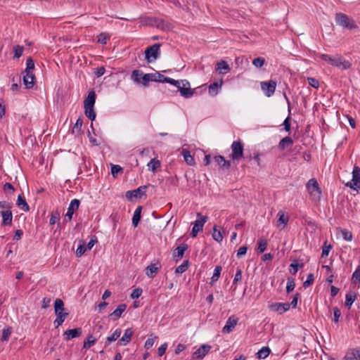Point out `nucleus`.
<instances>
[{"label": "nucleus", "mask_w": 360, "mask_h": 360, "mask_svg": "<svg viewBox=\"0 0 360 360\" xmlns=\"http://www.w3.org/2000/svg\"><path fill=\"white\" fill-rule=\"evenodd\" d=\"M319 58L332 66L341 68L342 70H348L351 68L352 64L349 61L346 60L340 55L336 54L330 56L328 54H319Z\"/></svg>", "instance_id": "f257e3e1"}, {"label": "nucleus", "mask_w": 360, "mask_h": 360, "mask_svg": "<svg viewBox=\"0 0 360 360\" xmlns=\"http://www.w3.org/2000/svg\"><path fill=\"white\" fill-rule=\"evenodd\" d=\"M54 311L56 319L53 321L56 328L61 326L68 316L69 313L64 311V302L61 299H56L54 302Z\"/></svg>", "instance_id": "f03ea898"}, {"label": "nucleus", "mask_w": 360, "mask_h": 360, "mask_svg": "<svg viewBox=\"0 0 360 360\" xmlns=\"http://www.w3.org/2000/svg\"><path fill=\"white\" fill-rule=\"evenodd\" d=\"M306 188L313 201L318 202L320 200L322 192L316 179H309L307 183Z\"/></svg>", "instance_id": "7ed1b4c3"}, {"label": "nucleus", "mask_w": 360, "mask_h": 360, "mask_svg": "<svg viewBox=\"0 0 360 360\" xmlns=\"http://www.w3.org/2000/svg\"><path fill=\"white\" fill-rule=\"evenodd\" d=\"M335 20L338 25L344 29L353 30L357 27L354 20L342 13H337Z\"/></svg>", "instance_id": "20e7f679"}, {"label": "nucleus", "mask_w": 360, "mask_h": 360, "mask_svg": "<svg viewBox=\"0 0 360 360\" xmlns=\"http://www.w3.org/2000/svg\"><path fill=\"white\" fill-rule=\"evenodd\" d=\"M345 186L358 191L360 189V167L354 166L352 171V179L345 184Z\"/></svg>", "instance_id": "39448f33"}, {"label": "nucleus", "mask_w": 360, "mask_h": 360, "mask_svg": "<svg viewBox=\"0 0 360 360\" xmlns=\"http://www.w3.org/2000/svg\"><path fill=\"white\" fill-rule=\"evenodd\" d=\"M160 52V44H154L145 50L146 59L148 63L157 60Z\"/></svg>", "instance_id": "423d86ee"}, {"label": "nucleus", "mask_w": 360, "mask_h": 360, "mask_svg": "<svg viewBox=\"0 0 360 360\" xmlns=\"http://www.w3.org/2000/svg\"><path fill=\"white\" fill-rule=\"evenodd\" d=\"M198 219L194 222L192 228L191 236L195 238L198 233L202 230L204 224L207 222V217L202 216L200 213L197 214Z\"/></svg>", "instance_id": "0eeeda50"}, {"label": "nucleus", "mask_w": 360, "mask_h": 360, "mask_svg": "<svg viewBox=\"0 0 360 360\" xmlns=\"http://www.w3.org/2000/svg\"><path fill=\"white\" fill-rule=\"evenodd\" d=\"M233 160H239L243 156V144L240 141H235L231 144Z\"/></svg>", "instance_id": "6e6552de"}, {"label": "nucleus", "mask_w": 360, "mask_h": 360, "mask_svg": "<svg viewBox=\"0 0 360 360\" xmlns=\"http://www.w3.org/2000/svg\"><path fill=\"white\" fill-rule=\"evenodd\" d=\"M146 186H141L136 189L128 191L126 192V198L128 200H133L134 198H140L146 195Z\"/></svg>", "instance_id": "1a4fd4ad"}, {"label": "nucleus", "mask_w": 360, "mask_h": 360, "mask_svg": "<svg viewBox=\"0 0 360 360\" xmlns=\"http://www.w3.org/2000/svg\"><path fill=\"white\" fill-rule=\"evenodd\" d=\"M182 85L179 87V92L181 96L184 98H191L195 93V89H191L190 83L186 80H181Z\"/></svg>", "instance_id": "9d476101"}, {"label": "nucleus", "mask_w": 360, "mask_h": 360, "mask_svg": "<svg viewBox=\"0 0 360 360\" xmlns=\"http://www.w3.org/2000/svg\"><path fill=\"white\" fill-rule=\"evenodd\" d=\"M276 87V82L274 80L261 82L262 90L267 97H270L274 94Z\"/></svg>", "instance_id": "9b49d317"}, {"label": "nucleus", "mask_w": 360, "mask_h": 360, "mask_svg": "<svg viewBox=\"0 0 360 360\" xmlns=\"http://www.w3.org/2000/svg\"><path fill=\"white\" fill-rule=\"evenodd\" d=\"M161 267V263L157 260L155 262L151 263L150 265L146 266L145 269V273L148 277L153 278L157 275Z\"/></svg>", "instance_id": "f8f14e48"}, {"label": "nucleus", "mask_w": 360, "mask_h": 360, "mask_svg": "<svg viewBox=\"0 0 360 360\" xmlns=\"http://www.w3.org/2000/svg\"><path fill=\"white\" fill-rule=\"evenodd\" d=\"M269 309L272 311H276L280 314H283L284 312L288 311L290 307V304L288 302L286 303H280L276 302L269 305Z\"/></svg>", "instance_id": "ddd939ff"}, {"label": "nucleus", "mask_w": 360, "mask_h": 360, "mask_svg": "<svg viewBox=\"0 0 360 360\" xmlns=\"http://www.w3.org/2000/svg\"><path fill=\"white\" fill-rule=\"evenodd\" d=\"M82 334V328L69 329L64 332L63 338L66 341L79 337Z\"/></svg>", "instance_id": "4468645a"}, {"label": "nucleus", "mask_w": 360, "mask_h": 360, "mask_svg": "<svg viewBox=\"0 0 360 360\" xmlns=\"http://www.w3.org/2000/svg\"><path fill=\"white\" fill-rule=\"evenodd\" d=\"M211 348V346L209 345H202L193 354V357L197 359H202L210 351Z\"/></svg>", "instance_id": "2eb2a0df"}, {"label": "nucleus", "mask_w": 360, "mask_h": 360, "mask_svg": "<svg viewBox=\"0 0 360 360\" xmlns=\"http://www.w3.org/2000/svg\"><path fill=\"white\" fill-rule=\"evenodd\" d=\"M238 321V319L233 315L230 316L226 321V325L224 326L222 331L224 333H230L236 327Z\"/></svg>", "instance_id": "dca6fc26"}, {"label": "nucleus", "mask_w": 360, "mask_h": 360, "mask_svg": "<svg viewBox=\"0 0 360 360\" xmlns=\"http://www.w3.org/2000/svg\"><path fill=\"white\" fill-rule=\"evenodd\" d=\"M23 75V84L26 89H32L34 84L35 77L32 72H24Z\"/></svg>", "instance_id": "f3484780"}, {"label": "nucleus", "mask_w": 360, "mask_h": 360, "mask_svg": "<svg viewBox=\"0 0 360 360\" xmlns=\"http://www.w3.org/2000/svg\"><path fill=\"white\" fill-rule=\"evenodd\" d=\"M133 330L131 328H128L124 330V335L122 337L118 340L117 345L120 346H125L127 345L131 339V337L133 335Z\"/></svg>", "instance_id": "a211bd4d"}, {"label": "nucleus", "mask_w": 360, "mask_h": 360, "mask_svg": "<svg viewBox=\"0 0 360 360\" xmlns=\"http://www.w3.org/2000/svg\"><path fill=\"white\" fill-rule=\"evenodd\" d=\"M79 205L80 201L77 199H73L70 202L65 214V217H68L69 220L72 219L75 210H77L79 208Z\"/></svg>", "instance_id": "6ab92c4d"}, {"label": "nucleus", "mask_w": 360, "mask_h": 360, "mask_svg": "<svg viewBox=\"0 0 360 360\" xmlns=\"http://www.w3.org/2000/svg\"><path fill=\"white\" fill-rule=\"evenodd\" d=\"M1 215L3 226H11L12 224L13 214L11 210L1 211Z\"/></svg>", "instance_id": "aec40b11"}, {"label": "nucleus", "mask_w": 360, "mask_h": 360, "mask_svg": "<svg viewBox=\"0 0 360 360\" xmlns=\"http://www.w3.org/2000/svg\"><path fill=\"white\" fill-rule=\"evenodd\" d=\"M187 249L188 245L186 243H182L174 250L172 255L174 258H176V262L183 257L184 254Z\"/></svg>", "instance_id": "412c9836"}, {"label": "nucleus", "mask_w": 360, "mask_h": 360, "mask_svg": "<svg viewBox=\"0 0 360 360\" xmlns=\"http://www.w3.org/2000/svg\"><path fill=\"white\" fill-rule=\"evenodd\" d=\"M345 359V360H360V348L349 349Z\"/></svg>", "instance_id": "4be33fe9"}, {"label": "nucleus", "mask_w": 360, "mask_h": 360, "mask_svg": "<svg viewBox=\"0 0 360 360\" xmlns=\"http://www.w3.org/2000/svg\"><path fill=\"white\" fill-rule=\"evenodd\" d=\"M96 93L94 91H91L87 97L84 99V107H92L94 108L96 102Z\"/></svg>", "instance_id": "5701e85b"}, {"label": "nucleus", "mask_w": 360, "mask_h": 360, "mask_svg": "<svg viewBox=\"0 0 360 360\" xmlns=\"http://www.w3.org/2000/svg\"><path fill=\"white\" fill-rule=\"evenodd\" d=\"M126 309L127 305L125 304H121L109 316L113 320H117L122 316V314L126 310Z\"/></svg>", "instance_id": "b1692460"}, {"label": "nucleus", "mask_w": 360, "mask_h": 360, "mask_svg": "<svg viewBox=\"0 0 360 360\" xmlns=\"http://www.w3.org/2000/svg\"><path fill=\"white\" fill-rule=\"evenodd\" d=\"M214 161L223 169H229L231 167V162L226 160L222 155H216L214 158Z\"/></svg>", "instance_id": "393cba45"}, {"label": "nucleus", "mask_w": 360, "mask_h": 360, "mask_svg": "<svg viewBox=\"0 0 360 360\" xmlns=\"http://www.w3.org/2000/svg\"><path fill=\"white\" fill-rule=\"evenodd\" d=\"M293 140L290 136H285L278 143V148L281 150H285L286 148L292 146Z\"/></svg>", "instance_id": "a878e982"}, {"label": "nucleus", "mask_w": 360, "mask_h": 360, "mask_svg": "<svg viewBox=\"0 0 360 360\" xmlns=\"http://www.w3.org/2000/svg\"><path fill=\"white\" fill-rule=\"evenodd\" d=\"M356 298V295L354 292L349 291L346 294L345 296V306L349 309L351 308L352 305L354 302Z\"/></svg>", "instance_id": "bb28decb"}, {"label": "nucleus", "mask_w": 360, "mask_h": 360, "mask_svg": "<svg viewBox=\"0 0 360 360\" xmlns=\"http://www.w3.org/2000/svg\"><path fill=\"white\" fill-rule=\"evenodd\" d=\"M278 215L279 217L277 221V226L280 227V225L282 224L283 227L281 229H283L289 221V217L283 211H279Z\"/></svg>", "instance_id": "cd10ccee"}, {"label": "nucleus", "mask_w": 360, "mask_h": 360, "mask_svg": "<svg viewBox=\"0 0 360 360\" xmlns=\"http://www.w3.org/2000/svg\"><path fill=\"white\" fill-rule=\"evenodd\" d=\"M141 210H142V207L138 206L134 212V215L132 217V225L134 227H136L138 226V224L141 220Z\"/></svg>", "instance_id": "c85d7f7f"}, {"label": "nucleus", "mask_w": 360, "mask_h": 360, "mask_svg": "<svg viewBox=\"0 0 360 360\" xmlns=\"http://www.w3.org/2000/svg\"><path fill=\"white\" fill-rule=\"evenodd\" d=\"M17 205L18 207H20V208L22 210L25 212H28L30 210V207L28 204L27 203L25 199L21 195H19L18 196Z\"/></svg>", "instance_id": "c756f323"}, {"label": "nucleus", "mask_w": 360, "mask_h": 360, "mask_svg": "<svg viewBox=\"0 0 360 360\" xmlns=\"http://www.w3.org/2000/svg\"><path fill=\"white\" fill-rule=\"evenodd\" d=\"M182 155L184 156L185 162L191 166L195 164L194 158L191 155L190 151L187 150H183Z\"/></svg>", "instance_id": "7c9ffc66"}, {"label": "nucleus", "mask_w": 360, "mask_h": 360, "mask_svg": "<svg viewBox=\"0 0 360 360\" xmlns=\"http://www.w3.org/2000/svg\"><path fill=\"white\" fill-rule=\"evenodd\" d=\"M120 335H121V329H120V328L116 329L110 336H108L107 338L106 342H105V345H108L110 344L112 342H114L116 340H117L118 338L120 336Z\"/></svg>", "instance_id": "2f4dec72"}, {"label": "nucleus", "mask_w": 360, "mask_h": 360, "mask_svg": "<svg viewBox=\"0 0 360 360\" xmlns=\"http://www.w3.org/2000/svg\"><path fill=\"white\" fill-rule=\"evenodd\" d=\"M96 342V338H94L92 335H89L86 338V340H84L83 344L84 349H89L91 346H93Z\"/></svg>", "instance_id": "473e14b6"}, {"label": "nucleus", "mask_w": 360, "mask_h": 360, "mask_svg": "<svg viewBox=\"0 0 360 360\" xmlns=\"http://www.w3.org/2000/svg\"><path fill=\"white\" fill-rule=\"evenodd\" d=\"M221 84H219L217 82H214L213 84H211L209 87V94L214 96L219 93V89L221 88Z\"/></svg>", "instance_id": "72a5a7b5"}, {"label": "nucleus", "mask_w": 360, "mask_h": 360, "mask_svg": "<svg viewBox=\"0 0 360 360\" xmlns=\"http://www.w3.org/2000/svg\"><path fill=\"white\" fill-rule=\"evenodd\" d=\"M212 238L218 243L221 242L224 238L221 231L217 229V226L213 227Z\"/></svg>", "instance_id": "f704fd0d"}, {"label": "nucleus", "mask_w": 360, "mask_h": 360, "mask_svg": "<svg viewBox=\"0 0 360 360\" xmlns=\"http://www.w3.org/2000/svg\"><path fill=\"white\" fill-rule=\"evenodd\" d=\"M141 75L143 72L139 70H134L131 72V79L136 84H141Z\"/></svg>", "instance_id": "c9c22d12"}, {"label": "nucleus", "mask_w": 360, "mask_h": 360, "mask_svg": "<svg viewBox=\"0 0 360 360\" xmlns=\"http://www.w3.org/2000/svg\"><path fill=\"white\" fill-rule=\"evenodd\" d=\"M188 266H189L188 260L184 261L181 265L178 266L175 269V274H181L185 272L188 269Z\"/></svg>", "instance_id": "e433bc0d"}, {"label": "nucleus", "mask_w": 360, "mask_h": 360, "mask_svg": "<svg viewBox=\"0 0 360 360\" xmlns=\"http://www.w3.org/2000/svg\"><path fill=\"white\" fill-rule=\"evenodd\" d=\"M87 250V248L86 247V245L83 240H80L79 242V245L76 250V255L77 257H82L85 252Z\"/></svg>", "instance_id": "4c0bfd02"}, {"label": "nucleus", "mask_w": 360, "mask_h": 360, "mask_svg": "<svg viewBox=\"0 0 360 360\" xmlns=\"http://www.w3.org/2000/svg\"><path fill=\"white\" fill-rule=\"evenodd\" d=\"M85 115L91 121H94L96 118V112L94 108L92 107H84Z\"/></svg>", "instance_id": "58836bf2"}, {"label": "nucleus", "mask_w": 360, "mask_h": 360, "mask_svg": "<svg viewBox=\"0 0 360 360\" xmlns=\"http://www.w3.org/2000/svg\"><path fill=\"white\" fill-rule=\"evenodd\" d=\"M269 354H270L269 348L267 347H263L257 353V356L258 359H265L269 356Z\"/></svg>", "instance_id": "ea45409f"}, {"label": "nucleus", "mask_w": 360, "mask_h": 360, "mask_svg": "<svg viewBox=\"0 0 360 360\" xmlns=\"http://www.w3.org/2000/svg\"><path fill=\"white\" fill-rule=\"evenodd\" d=\"M148 169L155 172L157 168L160 167V162L156 159H152L147 165Z\"/></svg>", "instance_id": "a19ab883"}, {"label": "nucleus", "mask_w": 360, "mask_h": 360, "mask_svg": "<svg viewBox=\"0 0 360 360\" xmlns=\"http://www.w3.org/2000/svg\"><path fill=\"white\" fill-rule=\"evenodd\" d=\"M217 70L219 71V73H223L221 72L222 70H225V72H228L230 71V68L228 65V63L224 60H221L220 62L217 63Z\"/></svg>", "instance_id": "79ce46f5"}, {"label": "nucleus", "mask_w": 360, "mask_h": 360, "mask_svg": "<svg viewBox=\"0 0 360 360\" xmlns=\"http://www.w3.org/2000/svg\"><path fill=\"white\" fill-rule=\"evenodd\" d=\"M157 27L163 30H169L171 29V25L168 22H165L162 19L156 20Z\"/></svg>", "instance_id": "37998d69"}, {"label": "nucleus", "mask_w": 360, "mask_h": 360, "mask_svg": "<svg viewBox=\"0 0 360 360\" xmlns=\"http://www.w3.org/2000/svg\"><path fill=\"white\" fill-rule=\"evenodd\" d=\"M332 249V245L328 243V241L326 240L322 247V253L321 257H326L329 255L330 250Z\"/></svg>", "instance_id": "c03bdc74"}, {"label": "nucleus", "mask_w": 360, "mask_h": 360, "mask_svg": "<svg viewBox=\"0 0 360 360\" xmlns=\"http://www.w3.org/2000/svg\"><path fill=\"white\" fill-rule=\"evenodd\" d=\"M152 78H153L152 82L164 83L165 76H164L163 75L160 74L158 72H156L155 73H152Z\"/></svg>", "instance_id": "a18cd8bd"}, {"label": "nucleus", "mask_w": 360, "mask_h": 360, "mask_svg": "<svg viewBox=\"0 0 360 360\" xmlns=\"http://www.w3.org/2000/svg\"><path fill=\"white\" fill-rule=\"evenodd\" d=\"M266 247H267V241H266V240L264 239V238L259 239V240H258V248H257L258 252H261V253L264 252L266 250Z\"/></svg>", "instance_id": "49530a36"}, {"label": "nucleus", "mask_w": 360, "mask_h": 360, "mask_svg": "<svg viewBox=\"0 0 360 360\" xmlns=\"http://www.w3.org/2000/svg\"><path fill=\"white\" fill-rule=\"evenodd\" d=\"M295 287V280L292 278L288 277L287 279L286 291L288 293L294 290Z\"/></svg>", "instance_id": "de8ad7c7"}, {"label": "nucleus", "mask_w": 360, "mask_h": 360, "mask_svg": "<svg viewBox=\"0 0 360 360\" xmlns=\"http://www.w3.org/2000/svg\"><path fill=\"white\" fill-rule=\"evenodd\" d=\"M34 69V62L32 58H28L26 60V68L23 71L24 72H32V70Z\"/></svg>", "instance_id": "09e8293b"}, {"label": "nucleus", "mask_w": 360, "mask_h": 360, "mask_svg": "<svg viewBox=\"0 0 360 360\" xmlns=\"http://www.w3.org/2000/svg\"><path fill=\"white\" fill-rule=\"evenodd\" d=\"M304 264H299L297 260H294L293 262L290 265V271L292 275H295L298 271V267H303Z\"/></svg>", "instance_id": "8fccbe9b"}, {"label": "nucleus", "mask_w": 360, "mask_h": 360, "mask_svg": "<svg viewBox=\"0 0 360 360\" xmlns=\"http://www.w3.org/2000/svg\"><path fill=\"white\" fill-rule=\"evenodd\" d=\"M24 47L22 46L17 45L13 47L14 58H19L23 53Z\"/></svg>", "instance_id": "3c124183"}, {"label": "nucleus", "mask_w": 360, "mask_h": 360, "mask_svg": "<svg viewBox=\"0 0 360 360\" xmlns=\"http://www.w3.org/2000/svg\"><path fill=\"white\" fill-rule=\"evenodd\" d=\"M221 270H222V268L220 266H217L215 267V269L214 270L213 275L211 278L212 282H215L219 279L221 272Z\"/></svg>", "instance_id": "603ef678"}, {"label": "nucleus", "mask_w": 360, "mask_h": 360, "mask_svg": "<svg viewBox=\"0 0 360 360\" xmlns=\"http://www.w3.org/2000/svg\"><path fill=\"white\" fill-rule=\"evenodd\" d=\"M341 233L343 239L346 241H351L352 240V233L347 229H341Z\"/></svg>", "instance_id": "864d4df0"}, {"label": "nucleus", "mask_w": 360, "mask_h": 360, "mask_svg": "<svg viewBox=\"0 0 360 360\" xmlns=\"http://www.w3.org/2000/svg\"><path fill=\"white\" fill-rule=\"evenodd\" d=\"M352 281L353 283H360V266L352 274Z\"/></svg>", "instance_id": "5fc2aeb1"}, {"label": "nucleus", "mask_w": 360, "mask_h": 360, "mask_svg": "<svg viewBox=\"0 0 360 360\" xmlns=\"http://www.w3.org/2000/svg\"><path fill=\"white\" fill-rule=\"evenodd\" d=\"M110 36L107 34L106 33L102 32L98 36V42L105 44L107 43V41L109 40Z\"/></svg>", "instance_id": "6e6d98bb"}, {"label": "nucleus", "mask_w": 360, "mask_h": 360, "mask_svg": "<svg viewBox=\"0 0 360 360\" xmlns=\"http://www.w3.org/2000/svg\"><path fill=\"white\" fill-rule=\"evenodd\" d=\"M141 79L143 80V85L144 86H148V82L151 81L152 82V73H148V74H143V75H141Z\"/></svg>", "instance_id": "4d7b16f0"}, {"label": "nucleus", "mask_w": 360, "mask_h": 360, "mask_svg": "<svg viewBox=\"0 0 360 360\" xmlns=\"http://www.w3.org/2000/svg\"><path fill=\"white\" fill-rule=\"evenodd\" d=\"M264 63H265V60L264 58H262V57H257L252 60V64L256 68H262Z\"/></svg>", "instance_id": "13d9d810"}, {"label": "nucleus", "mask_w": 360, "mask_h": 360, "mask_svg": "<svg viewBox=\"0 0 360 360\" xmlns=\"http://www.w3.org/2000/svg\"><path fill=\"white\" fill-rule=\"evenodd\" d=\"M314 281V277L313 274H309L307 276V280L303 283V286L304 288H307L311 285Z\"/></svg>", "instance_id": "bf43d9fd"}, {"label": "nucleus", "mask_w": 360, "mask_h": 360, "mask_svg": "<svg viewBox=\"0 0 360 360\" xmlns=\"http://www.w3.org/2000/svg\"><path fill=\"white\" fill-rule=\"evenodd\" d=\"M307 81L309 84L314 89L319 87V82L314 77H308Z\"/></svg>", "instance_id": "052dcab7"}, {"label": "nucleus", "mask_w": 360, "mask_h": 360, "mask_svg": "<svg viewBox=\"0 0 360 360\" xmlns=\"http://www.w3.org/2000/svg\"><path fill=\"white\" fill-rule=\"evenodd\" d=\"M142 289L137 288L133 290L131 294V299H138L142 294Z\"/></svg>", "instance_id": "680f3d73"}, {"label": "nucleus", "mask_w": 360, "mask_h": 360, "mask_svg": "<svg viewBox=\"0 0 360 360\" xmlns=\"http://www.w3.org/2000/svg\"><path fill=\"white\" fill-rule=\"evenodd\" d=\"M157 338L156 336H155L154 338H148L145 342V345H144V347L146 349H149L150 348H151L153 345H154V342H155V340Z\"/></svg>", "instance_id": "e2e57ef3"}, {"label": "nucleus", "mask_w": 360, "mask_h": 360, "mask_svg": "<svg viewBox=\"0 0 360 360\" xmlns=\"http://www.w3.org/2000/svg\"><path fill=\"white\" fill-rule=\"evenodd\" d=\"M248 251V247L246 245L240 247L238 252H237V257L238 258L242 257L243 256L245 255Z\"/></svg>", "instance_id": "0e129e2a"}, {"label": "nucleus", "mask_w": 360, "mask_h": 360, "mask_svg": "<svg viewBox=\"0 0 360 360\" xmlns=\"http://www.w3.org/2000/svg\"><path fill=\"white\" fill-rule=\"evenodd\" d=\"M242 279V270L240 269H238L236 273L235 274L233 284H236L237 282L240 281Z\"/></svg>", "instance_id": "69168bd1"}, {"label": "nucleus", "mask_w": 360, "mask_h": 360, "mask_svg": "<svg viewBox=\"0 0 360 360\" xmlns=\"http://www.w3.org/2000/svg\"><path fill=\"white\" fill-rule=\"evenodd\" d=\"M333 314H334L333 321L335 323H338L339 321V318L341 316L340 310L338 307H334L333 308Z\"/></svg>", "instance_id": "338daca9"}, {"label": "nucleus", "mask_w": 360, "mask_h": 360, "mask_svg": "<svg viewBox=\"0 0 360 360\" xmlns=\"http://www.w3.org/2000/svg\"><path fill=\"white\" fill-rule=\"evenodd\" d=\"M11 333V331L9 328H4L3 330L1 340L3 341L8 340Z\"/></svg>", "instance_id": "774afa93"}]
</instances>
